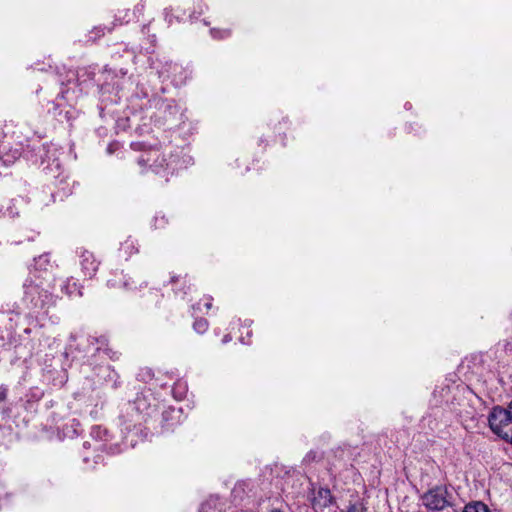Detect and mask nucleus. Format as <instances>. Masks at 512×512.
<instances>
[{"instance_id": "1", "label": "nucleus", "mask_w": 512, "mask_h": 512, "mask_svg": "<svg viewBox=\"0 0 512 512\" xmlns=\"http://www.w3.org/2000/svg\"><path fill=\"white\" fill-rule=\"evenodd\" d=\"M44 274L30 273L23 284V303L33 313L46 315L56 305L57 297L52 292L51 276Z\"/></svg>"}, {"instance_id": "2", "label": "nucleus", "mask_w": 512, "mask_h": 512, "mask_svg": "<svg viewBox=\"0 0 512 512\" xmlns=\"http://www.w3.org/2000/svg\"><path fill=\"white\" fill-rule=\"evenodd\" d=\"M140 143H132L134 150H141L142 153L137 159L141 172L152 171L167 179L169 174H173L177 169V155L171 151L167 152L161 147H150L144 149Z\"/></svg>"}, {"instance_id": "3", "label": "nucleus", "mask_w": 512, "mask_h": 512, "mask_svg": "<svg viewBox=\"0 0 512 512\" xmlns=\"http://www.w3.org/2000/svg\"><path fill=\"white\" fill-rule=\"evenodd\" d=\"M157 406L158 401L151 390L147 389L138 393L132 402H128L124 406L120 417L124 430L131 431L141 426L143 422L157 412Z\"/></svg>"}, {"instance_id": "4", "label": "nucleus", "mask_w": 512, "mask_h": 512, "mask_svg": "<svg viewBox=\"0 0 512 512\" xmlns=\"http://www.w3.org/2000/svg\"><path fill=\"white\" fill-rule=\"evenodd\" d=\"M488 422L493 433L512 443V401L507 408L494 407L489 414Z\"/></svg>"}, {"instance_id": "5", "label": "nucleus", "mask_w": 512, "mask_h": 512, "mask_svg": "<svg viewBox=\"0 0 512 512\" xmlns=\"http://www.w3.org/2000/svg\"><path fill=\"white\" fill-rule=\"evenodd\" d=\"M421 500L429 510L440 511L452 505V495L444 486L428 490L422 495Z\"/></svg>"}, {"instance_id": "6", "label": "nucleus", "mask_w": 512, "mask_h": 512, "mask_svg": "<svg viewBox=\"0 0 512 512\" xmlns=\"http://www.w3.org/2000/svg\"><path fill=\"white\" fill-rule=\"evenodd\" d=\"M79 256V265L83 275L89 279L93 278L98 271L100 261L96 259L95 255L85 248L77 250Z\"/></svg>"}, {"instance_id": "7", "label": "nucleus", "mask_w": 512, "mask_h": 512, "mask_svg": "<svg viewBox=\"0 0 512 512\" xmlns=\"http://www.w3.org/2000/svg\"><path fill=\"white\" fill-rule=\"evenodd\" d=\"M333 503V496L329 489L320 488L313 497L312 506L317 512H323Z\"/></svg>"}, {"instance_id": "8", "label": "nucleus", "mask_w": 512, "mask_h": 512, "mask_svg": "<svg viewBox=\"0 0 512 512\" xmlns=\"http://www.w3.org/2000/svg\"><path fill=\"white\" fill-rule=\"evenodd\" d=\"M84 345L86 346V352L92 353V356L99 354L100 352L107 353V339L105 337H92L88 336L85 338Z\"/></svg>"}, {"instance_id": "9", "label": "nucleus", "mask_w": 512, "mask_h": 512, "mask_svg": "<svg viewBox=\"0 0 512 512\" xmlns=\"http://www.w3.org/2000/svg\"><path fill=\"white\" fill-rule=\"evenodd\" d=\"M62 291L69 297H81L82 290L81 286L73 278H68L62 285Z\"/></svg>"}, {"instance_id": "10", "label": "nucleus", "mask_w": 512, "mask_h": 512, "mask_svg": "<svg viewBox=\"0 0 512 512\" xmlns=\"http://www.w3.org/2000/svg\"><path fill=\"white\" fill-rule=\"evenodd\" d=\"M7 147H0V160L3 161L4 165H10L14 163L21 155V151L19 148H15L6 152Z\"/></svg>"}, {"instance_id": "11", "label": "nucleus", "mask_w": 512, "mask_h": 512, "mask_svg": "<svg viewBox=\"0 0 512 512\" xmlns=\"http://www.w3.org/2000/svg\"><path fill=\"white\" fill-rule=\"evenodd\" d=\"M120 252L126 256V258L131 255L138 253V244L137 241L131 237L127 238L120 247Z\"/></svg>"}, {"instance_id": "12", "label": "nucleus", "mask_w": 512, "mask_h": 512, "mask_svg": "<svg viewBox=\"0 0 512 512\" xmlns=\"http://www.w3.org/2000/svg\"><path fill=\"white\" fill-rule=\"evenodd\" d=\"M107 284L112 288L123 287L125 289H132L131 283L126 279L125 275H123V272L116 274L115 279L108 280Z\"/></svg>"}, {"instance_id": "13", "label": "nucleus", "mask_w": 512, "mask_h": 512, "mask_svg": "<svg viewBox=\"0 0 512 512\" xmlns=\"http://www.w3.org/2000/svg\"><path fill=\"white\" fill-rule=\"evenodd\" d=\"M462 512H491V510L481 501H472L464 506Z\"/></svg>"}, {"instance_id": "14", "label": "nucleus", "mask_w": 512, "mask_h": 512, "mask_svg": "<svg viewBox=\"0 0 512 512\" xmlns=\"http://www.w3.org/2000/svg\"><path fill=\"white\" fill-rule=\"evenodd\" d=\"M113 30V27H105V26H102V25H99V26H95L91 31H90V35H89V38L93 41H95L96 39L102 37L105 35L106 31L108 32H111Z\"/></svg>"}, {"instance_id": "15", "label": "nucleus", "mask_w": 512, "mask_h": 512, "mask_svg": "<svg viewBox=\"0 0 512 512\" xmlns=\"http://www.w3.org/2000/svg\"><path fill=\"white\" fill-rule=\"evenodd\" d=\"M476 411L470 405H467L465 409H461L458 412V416L462 421L473 420L475 418Z\"/></svg>"}, {"instance_id": "16", "label": "nucleus", "mask_w": 512, "mask_h": 512, "mask_svg": "<svg viewBox=\"0 0 512 512\" xmlns=\"http://www.w3.org/2000/svg\"><path fill=\"white\" fill-rule=\"evenodd\" d=\"M154 378V373L150 368H142L137 374V379L142 382H148Z\"/></svg>"}, {"instance_id": "17", "label": "nucleus", "mask_w": 512, "mask_h": 512, "mask_svg": "<svg viewBox=\"0 0 512 512\" xmlns=\"http://www.w3.org/2000/svg\"><path fill=\"white\" fill-rule=\"evenodd\" d=\"M193 328L197 333L202 334L208 329V322L203 318L196 319Z\"/></svg>"}, {"instance_id": "18", "label": "nucleus", "mask_w": 512, "mask_h": 512, "mask_svg": "<svg viewBox=\"0 0 512 512\" xmlns=\"http://www.w3.org/2000/svg\"><path fill=\"white\" fill-rule=\"evenodd\" d=\"M321 458L320 454L317 451L310 450L303 458L304 464H310L314 461H317Z\"/></svg>"}, {"instance_id": "19", "label": "nucleus", "mask_w": 512, "mask_h": 512, "mask_svg": "<svg viewBox=\"0 0 512 512\" xmlns=\"http://www.w3.org/2000/svg\"><path fill=\"white\" fill-rule=\"evenodd\" d=\"M230 34H231L230 30L211 29V35L214 38L223 39V38L230 36Z\"/></svg>"}, {"instance_id": "20", "label": "nucleus", "mask_w": 512, "mask_h": 512, "mask_svg": "<svg viewBox=\"0 0 512 512\" xmlns=\"http://www.w3.org/2000/svg\"><path fill=\"white\" fill-rule=\"evenodd\" d=\"M365 507L361 502H355L348 506L347 512H365Z\"/></svg>"}, {"instance_id": "21", "label": "nucleus", "mask_w": 512, "mask_h": 512, "mask_svg": "<svg viewBox=\"0 0 512 512\" xmlns=\"http://www.w3.org/2000/svg\"><path fill=\"white\" fill-rule=\"evenodd\" d=\"M154 226L156 228H164L165 225L168 223V220L165 218L164 215L162 216H156L154 219Z\"/></svg>"}, {"instance_id": "22", "label": "nucleus", "mask_w": 512, "mask_h": 512, "mask_svg": "<svg viewBox=\"0 0 512 512\" xmlns=\"http://www.w3.org/2000/svg\"><path fill=\"white\" fill-rule=\"evenodd\" d=\"M115 20L119 21L120 24L128 23L131 20L130 11L129 10L124 11V15L123 16L116 15L115 16Z\"/></svg>"}, {"instance_id": "23", "label": "nucleus", "mask_w": 512, "mask_h": 512, "mask_svg": "<svg viewBox=\"0 0 512 512\" xmlns=\"http://www.w3.org/2000/svg\"><path fill=\"white\" fill-rule=\"evenodd\" d=\"M8 388L5 385L0 386V402H3L7 398Z\"/></svg>"}, {"instance_id": "24", "label": "nucleus", "mask_w": 512, "mask_h": 512, "mask_svg": "<svg viewBox=\"0 0 512 512\" xmlns=\"http://www.w3.org/2000/svg\"><path fill=\"white\" fill-rule=\"evenodd\" d=\"M172 12H173V8L172 7H169V8H165L164 9V14H165V19L171 23L172 22Z\"/></svg>"}, {"instance_id": "25", "label": "nucleus", "mask_w": 512, "mask_h": 512, "mask_svg": "<svg viewBox=\"0 0 512 512\" xmlns=\"http://www.w3.org/2000/svg\"><path fill=\"white\" fill-rule=\"evenodd\" d=\"M180 278H181L180 276L173 275L170 278V283L174 284V283L178 282L180 280Z\"/></svg>"}, {"instance_id": "26", "label": "nucleus", "mask_w": 512, "mask_h": 512, "mask_svg": "<svg viewBox=\"0 0 512 512\" xmlns=\"http://www.w3.org/2000/svg\"><path fill=\"white\" fill-rule=\"evenodd\" d=\"M211 305H212V304H211V302H210V301H208V302H206V303H205V307H206L207 309H210V308H211Z\"/></svg>"}, {"instance_id": "27", "label": "nucleus", "mask_w": 512, "mask_h": 512, "mask_svg": "<svg viewBox=\"0 0 512 512\" xmlns=\"http://www.w3.org/2000/svg\"><path fill=\"white\" fill-rule=\"evenodd\" d=\"M9 412H10V410H9V409H4V410L2 411V413H3V414H9Z\"/></svg>"}, {"instance_id": "28", "label": "nucleus", "mask_w": 512, "mask_h": 512, "mask_svg": "<svg viewBox=\"0 0 512 512\" xmlns=\"http://www.w3.org/2000/svg\"><path fill=\"white\" fill-rule=\"evenodd\" d=\"M271 512H283V511H281V510H279V509H274V510H272Z\"/></svg>"}, {"instance_id": "29", "label": "nucleus", "mask_w": 512, "mask_h": 512, "mask_svg": "<svg viewBox=\"0 0 512 512\" xmlns=\"http://www.w3.org/2000/svg\"><path fill=\"white\" fill-rule=\"evenodd\" d=\"M228 340H229L228 336H225L224 339H223L224 342H227Z\"/></svg>"}]
</instances>
